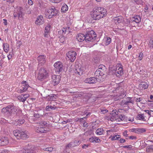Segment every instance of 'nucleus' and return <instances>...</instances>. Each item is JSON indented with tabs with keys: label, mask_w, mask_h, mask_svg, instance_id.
<instances>
[{
	"label": "nucleus",
	"mask_w": 153,
	"mask_h": 153,
	"mask_svg": "<svg viewBox=\"0 0 153 153\" xmlns=\"http://www.w3.org/2000/svg\"><path fill=\"white\" fill-rule=\"evenodd\" d=\"M143 55L142 53L140 52L138 56L139 59L140 60H141L143 58Z\"/></svg>",
	"instance_id": "obj_46"
},
{
	"label": "nucleus",
	"mask_w": 153,
	"mask_h": 153,
	"mask_svg": "<svg viewBox=\"0 0 153 153\" xmlns=\"http://www.w3.org/2000/svg\"><path fill=\"white\" fill-rule=\"evenodd\" d=\"M44 22V18L42 16L40 15L37 17L35 23L37 25H42Z\"/></svg>",
	"instance_id": "obj_16"
},
{
	"label": "nucleus",
	"mask_w": 153,
	"mask_h": 153,
	"mask_svg": "<svg viewBox=\"0 0 153 153\" xmlns=\"http://www.w3.org/2000/svg\"><path fill=\"white\" fill-rule=\"evenodd\" d=\"M107 14L106 9L100 7H96L90 12L91 18L95 20H99L106 16Z\"/></svg>",
	"instance_id": "obj_2"
},
{
	"label": "nucleus",
	"mask_w": 153,
	"mask_h": 153,
	"mask_svg": "<svg viewBox=\"0 0 153 153\" xmlns=\"http://www.w3.org/2000/svg\"><path fill=\"white\" fill-rule=\"evenodd\" d=\"M39 124H41L42 125L41 126H42V125H43L44 126L46 125L47 124V123L46 121H42L40 122Z\"/></svg>",
	"instance_id": "obj_45"
},
{
	"label": "nucleus",
	"mask_w": 153,
	"mask_h": 153,
	"mask_svg": "<svg viewBox=\"0 0 153 153\" xmlns=\"http://www.w3.org/2000/svg\"><path fill=\"white\" fill-rule=\"evenodd\" d=\"M93 61L95 63H98L99 61V59L97 57H95L94 58Z\"/></svg>",
	"instance_id": "obj_43"
},
{
	"label": "nucleus",
	"mask_w": 153,
	"mask_h": 153,
	"mask_svg": "<svg viewBox=\"0 0 153 153\" xmlns=\"http://www.w3.org/2000/svg\"><path fill=\"white\" fill-rule=\"evenodd\" d=\"M113 20L116 24H119L123 20V18L121 16H117L113 18Z\"/></svg>",
	"instance_id": "obj_20"
},
{
	"label": "nucleus",
	"mask_w": 153,
	"mask_h": 153,
	"mask_svg": "<svg viewBox=\"0 0 153 153\" xmlns=\"http://www.w3.org/2000/svg\"><path fill=\"white\" fill-rule=\"evenodd\" d=\"M148 7H147V6H146L144 8V12L145 13L147 12H148Z\"/></svg>",
	"instance_id": "obj_62"
},
{
	"label": "nucleus",
	"mask_w": 153,
	"mask_h": 153,
	"mask_svg": "<svg viewBox=\"0 0 153 153\" xmlns=\"http://www.w3.org/2000/svg\"><path fill=\"white\" fill-rule=\"evenodd\" d=\"M46 14L47 18L51 19L53 16H56L59 12L58 10L56 9L55 7L47 9Z\"/></svg>",
	"instance_id": "obj_5"
},
{
	"label": "nucleus",
	"mask_w": 153,
	"mask_h": 153,
	"mask_svg": "<svg viewBox=\"0 0 153 153\" xmlns=\"http://www.w3.org/2000/svg\"><path fill=\"white\" fill-rule=\"evenodd\" d=\"M89 141L91 142L99 143L100 141V139L97 137H92L89 139Z\"/></svg>",
	"instance_id": "obj_24"
},
{
	"label": "nucleus",
	"mask_w": 153,
	"mask_h": 153,
	"mask_svg": "<svg viewBox=\"0 0 153 153\" xmlns=\"http://www.w3.org/2000/svg\"><path fill=\"white\" fill-rule=\"evenodd\" d=\"M135 1L137 4H140L142 2V0H136Z\"/></svg>",
	"instance_id": "obj_51"
},
{
	"label": "nucleus",
	"mask_w": 153,
	"mask_h": 153,
	"mask_svg": "<svg viewBox=\"0 0 153 153\" xmlns=\"http://www.w3.org/2000/svg\"><path fill=\"white\" fill-rule=\"evenodd\" d=\"M123 148H131L132 147V146L131 145H128V146H123Z\"/></svg>",
	"instance_id": "obj_60"
},
{
	"label": "nucleus",
	"mask_w": 153,
	"mask_h": 153,
	"mask_svg": "<svg viewBox=\"0 0 153 153\" xmlns=\"http://www.w3.org/2000/svg\"><path fill=\"white\" fill-rule=\"evenodd\" d=\"M28 86V85L26 86H25L23 87V89H22V90L24 92L26 91L27 90V87Z\"/></svg>",
	"instance_id": "obj_56"
},
{
	"label": "nucleus",
	"mask_w": 153,
	"mask_h": 153,
	"mask_svg": "<svg viewBox=\"0 0 153 153\" xmlns=\"http://www.w3.org/2000/svg\"><path fill=\"white\" fill-rule=\"evenodd\" d=\"M88 144H84L82 146V148L83 149H86L88 147Z\"/></svg>",
	"instance_id": "obj_52"
},
{
	"label": "nucleus",
	"mask_w": 153,
	"mask_h": 153,
	"mask_svg": "<svg viewBox=\"0 0 153 153\" xmlns=\"http://www.w3.org/2000/svg\"><path fill=\"white\" fill-rule=\"evenodd\" d=\"M17 92L18 93H21L24 92L22 90V89H18L17 90Z\"/></svg>",
	"instance_id": "obj_63"
},
{
	"label": "nucleus",
	"mask_w": 153,
	"mask_h": 153,
	"mask_svg": "<svg viewBox=\"0 0 153 153\" xmlns=\"http://www.w3.org/2000/svg\"><path fill=\"white\" fill-rule=\"evenodd\" d=\"M74 71L76 74H77L79 75H81L83 72V69L81 66L76 65L75 68H74Z\"/></svg>",
	"instance_id": "obj_15"
},
{
	"label": "nucleus",
	"mask_w": 153,
	"mask_h": 153,
	"mask_svg": "<svg viewBox=\"0 0 153 153\" xmlns=\"http://www.w3.org/2000/svg\"><path fill=\"white\" fill-rule=\"evenodd\" d=\"M49 32L45 31L44 33V36L45 37H48V34Z\"/></svg>",
	"instance_id": "obj_57"
},
{
	"label": "nucleus",
	"mask_w": 153,
	"mask_h": 153,
	"mask_svg": "<svg viewBox=\"0 0 153 153\" xmlns=\"http://www.w3.org/2000/svg\"><path fill=\"white\" fill-rule=\"evenodd\" d=\"M115 67H113V68H111V71H113V72L114 73L116 74L117 75V70H115Z\"/></svg>",
	"instance_id": "obj_44"
},
{
	"label": "nucleus",
	"mask_w": 153,
	"mask_h": 153,
	"mask_svg": "<svg viewBox=\"0 0 153 153\" xmlns=\"http://www.w3.org/2000/svg\"><path fill=\"white\" fill-rule=\"evenodd\" d=\"M54 66L55 68V71L57 74H60V72L64 71L63 64L60 62L58 61L55 62L54 64Z\"/></svg>",
	"instance_id": "obj_10"
},
{
	"label": "nucleus",
	"mask_w": 153,
	"mask_h": 153,
	"mask_svg": "<svg viewBox=\"0 0 153 153\" xmlns=\"http://www.w3.org/2000/svg\"><path fill=\"white\" fill-rule=\"evenodd\" d=\"M104 130L102 128H98L96 130V133L98 135H101L103 134Z\"/></svg>",
	"instance_id": "obj_32"
},
{
	"label": "nucleus",
	"mask_w": 153,
	"mask_h": 153,
	"mask_svg": "<svg viewBox=\"0 0 153 153\" xmlns=\"http://www.w3.org/2000/svg\"><path fill=\"white\" fill-rule=\"evenodd\" d=\"M56 108V106H52L51 105H48L46 107V110L47 111H51L52 110H54Z\"/></svg>",
	"instance_id": "obj_28"
},
{
	"label": "nucleus",
	"mask_w": 153,
	"mask_h": 153,
	"mask_svg": "<svg viewBox=\"0 0 153 153\" xmlns=\"http://www.w3.org/2000/svg\"><path fill=\"white\" fill-rule=\"evenodd\" d=\"M123 93H121V94H119L118 95V97L120 98H124L125 96H126V94H125L124 92H123Z\"/></svg>",
	"instance_id": "obj_40"
},
{
	"label": "nucleus",
	"mask_w": 153,
	"mask_h": 153,
	"mask_svg": "<svg viewBox=\"0 0 153 153\" xmlns=\"http://www.w3.org/2000/svg\"><path fill=\"white\" fill-rule=\"evenodd\" d=\"M28 3L29 5H32L33 4V2L31 0H28Z\"/></svg>",
	"instance_id": "obj_64"
},
{
	"label": "nucleus",
	"mask_w": 153,
	"mask_h": 153,
	"mask_svg": "<svg viewBox=\"0 0 153 153\" xmlns=\"http://www.w3.org/2000/svg\"><path fill=\"white\" fill-rule=\"evenodd\" d=\"M151 151H153V146L151 145L148 146L146 148V152H149Z\"/></svg>",
	"instance_id": "obj_35"
},
{
	"label": "nucleus",
	"mask_w": 153,
	"mask_h": 153,
	"mask_svg": "<svg viewBox=\"0 0 153 153\" xmlns=\"http://www.w3.org/2000/svg\"><path fill=\"white\" fill-rule=\"evenodd\" d=\"M79 142V140H75L74 141V143L75 144L76 146L77 145H78V143Z\"/></svg>",
	"instance_id": "obj_54"
},
{
	"label": "nucleus",
	"mask_w": 153,
	"mask_h": 153,
	"mask_svg": "<svg viewBox=\"0 0 153 153\" xmlns=\"http://www.w3.org/2000/svg\"><path fill=\"white\" fill-rule=\"evenodd\" d=\"M120 104L122 106H124L128 105V102L126 101V99H124L122 100L120 102Z\"/></svg>",
	"instance_id": "obj_36"
},
{
	"label": "nucleus",
	"mask_w": 153,
	"mask_h": 153,
	"mask_svg": "<svg viewBox=\"0 0 153 153\" xmlns=\"http://www.w3.org/2000/svg\"><path fill=\"white\" fill-rule=\"evenodd\" d=\"M45 56L44 55H40L38 57L37 59L39 63V65H40V64H43L45 62Z\"/></svg>",
	"instance_id": "obj_18"
},
{
	"label": "nucleus",
	"mask_w": 153,
	"mask_h": 153,
	"mask_svg": "<svg viewBox=\"0 0 153 153\" xmlns=\"http://www.w3.org/2000/svg\"><path fill=\"white\" fill-rule=\"evenodd\" d=\"M16 44L17 46L19 47L20 46L22 45V42L20 41H19L17 42Z\"/></svg>",
	"instance_id": "obj_50"
},
{
	"label": "nucleus",
	"mask_w": 153,
	"mask_h": 153,
	"mask_svg": "<svg viewBox=\"0 0 153 153\" xmlns=\"http://www.w3.org/2000/svg\"><path fill=\"white\" fill-rule=\"evenodd\" d=\"M118 70H119V71H117V73L118 74H119L121 75V74L123 72V69L122 68H119L118 69Z\"/></svg>",
	"instance_id": "obj_41"
},
{
	"label": "nucleus",
	"mask_w": 153,
	"mask_h": 153,
	"mask_svg": "<svg viewBox=\"0 0 153 153\" xmlns=\"http://www.w3.org/2000/svg\"><path fill=\"white\" fill-rule=\"evenodd\" d=\"M24 98L25 99V101L26 100L27 98L29 96V95L28 94H23Z\"/></svg>",
	"instance_id": "obj_48"
},
{
	"label": "nucleus",
	"mask_w": 153,
	"mask_h": 153,
	"mask_svg": "<svg viewBox=\"0 0 153 153\" xmlns=\"http://www.w3.org/2000/svg\"><path fill=\"white\" fill-rule=\"evenodd\" d=\"M35 130L36 132L41 133H47L49 131L47 128L42 127L41 126L36 127Z\"/></svg>",
	"instance_id": "obj_14"
},
{
	"label": "nucleus",
	"mask_w": 153,
	"mask_h": 153,
	"mask_svg": "<svg viewBox=\"0 0 153 153\" xmlns=\"http://www.w3.org/2000/svg\"><path fill=\"white\" fill-rule=\"evenodd\" d=\"M127 131H124L123 132V135L124 136H125L126 137H127V136H128V134H127Z\"/></svg>",
	"instance_id": "obj_61"
},
{
	"label": "nucleus",
	"mask_w": 153,
	"mask_h": 153,
	"mask_svg": "<svg viewBox=\"0 0 153 153\" xmlns=\"http://www.w3.org/2000/svg\"><path fill=\"white\" fill-rule=\"evenodd\" d=\"M48 76L47 71L43 68H41L39 70V73L38 76V79L42 80V79L46 78Z\"/></svg>",
	"instance_id": "obj_9"
},
{
	"label": "nucleus",
	"mask_w": 153,
	"mask_h": 153,
	"mask_svg": "<svg viewBox=\"0 0 153 153\" xmlns=\"http://www.w3.org/2000/svg\"><path fill=\"white\" fill-rule=\"evenodd\" d=\"M101 111L102 112V114H105L108 111V110L106 109H101Z\"/></svg>",
	"instance_id": "obj_53"
},
{
	"label": "nucleus",
	"mask_w": 153,
	"mask_h": 153,
	"mask_svg": "<svg viewBox=\"0 0 153 153\" xmlns=\"http://www.w3.org/2000/svg\"><path fill=\"white\" fill-rule=\"evenodd\" d=\"M51 26L50 25H48L45 29V31L50 32Z\"/></svg>",
	"instance_id": "obj_37"
},
{
	"label": "nucleus",
	"mask_w": 153,
	"mask_h": 153,
	"mask_svg": "<svg viewBox=\"0 0 153 153\" xmlns=\"http://www.w3.org/2000/svg\"><path fill=\"white\" fill-rule=\"evenodd\" d=\"M3 46L4 51L5 52L7 53L9 49V45L7 43H3Z\"/></svg>",
	"instance_id": "obj_31"
},
{
	"label": "nucleus",
	"mask_w": 153,
	"mask_h": 153,
	"mask_svg": "<svg viewBox=\"0 0 153 153\" xmlns=\"http://www.w3.org/2000/svg\"><path fill=\"white\" fill-rule=\"evenodd\" d=\"M72 147L71 143L67 144L66 146V148H70Z\"/></svg>",
	"instance_id": "obj_55"
},
{
	"label": "nucleus",
	"mask_w": 153,
	"mask_h": 153,
	"mask_svg": "<svg viewBox=\"0 0 153 153\" xmlns=\"http://www.w3.org/2000/svg\"><path fill=\"white\" fill-rule=\"evenodd\" d=\"M125 116L123 114H118L117 111H112V115L110 118V120L111 121L118 120V121L123 120L125 119Z\"/></svg>",
	"instance_id": "obj_4"
},
{
	"label": "nucleus",
	"mask_w": 153,
	"mask_h": 153,
	"mask_svg": "<svg viewBox=\"0 0 153 153\" xmlns=\"http://www.w3.org/2000/svg\"><path fill=\"white\" fill-rule=\"evenodd\" d=\"M67 56L71 62H73L76 59V53L75 51H69L66 54Z\"/></svg>",
	"instance_id": "obj_11"
},
{
	"label": "nucleus",
	"mask_w": 153,
	"mask_h": 153,
	"mask_svg": "<svg viewBox=\"0 0 153 153\" xmlns=\"http://www.w3.org/2000/svg\"><path fill=\"white\" fill-rule=\"evenodd\" d=\"M99 79H97L95 77H91L90 78H86L84 82L86 83L93 84L96 83L98 81V80Z\"/></svg>",
	"instance_id": "obj_12"
},
{
	"label": "nucleus",
	"mask_w": 153,
	"mask_h": 153,
	"mask_svg": "<svg viewBox=\"0 0 153 153\" xmlns=\"http://www.w3.org/2000/svg\"><path fill=\"white\" fill-rule=\"evenodd\" d=\"M85 36V41L86 42L93 41L95 39L97 34L94 30H91L88 32H86Z\"/></svg>",
	"instance_id": "obj_8"
},
{
	"label": "nucleus",
	"mask_w": 153,
	"mask_h": 153,
	"mask_svg": "<svg viewBox=\"0 0 153 153\" xmlns=\"http://www.w3.org/2000/svg\"><path fill=\"white\" fill-rule=\"evenodd\" d=\"M57 97L56 95L52 94L46 96V99L48 101H54L57 99Z\"/></svg>",
	"instance_id": "obj_22"
},
{
	"label": "nucleus",
	"mask_w": 153,
	"mask_h": 153,
	"mask_svg": "<svg viewBox=\"0 0 153 153\" xmlns=\"http://www.w3.org/2000/svg\"><path fill=\"white\" fill-rule=\"evenodd\" d=\"M145 111L146 112V113H148L149 115L150 116H151L152 113L153 112V111L152 110H150V111H149L148 110H146Z\"/></svg>",
	"instance_id": "obj_47"
},
{
	"label": "nucleus",
	"mask_w": 153,
	"mask_h": 153,
	"mask_svg": "<svg viewBox=\"0 0 153 153\" xmlns=\"http://www.w3.org/2000/svg\"><path fill=\"white\" fill-rule=\"evenodd\" d=\"M16 121V125H18L19 126L23 124L25 122V120L23 119L19 120L17 119Z\"/></svg>",
	"instance_id": "obj_29"
},
{
	"label": "nucleus",
	"mask_w": 153,
	"mask_h": 153,
	"mask_svg": "<svg viewBox=\"0 0 153 153\" xmlns=\"http://www.w3.org/2000/svg\"><path fill=\"white\" fill-rule=\"evenodd\" d=\"M126 100V101H127V102H128V103H132L133 104V101H132V100L131 99V98H129L128 99V100Z\"/></svg>",
	"instance_id": "obj_58"
},
{
	"label": "nucleus",
	"mask_w": 153,
	"mask_h": 153,
	"mask_svg": "<svg viewBox=\"0 0 153 153\" xmlns=\"http://www.w3.org/2000/svg\"><path fill=\"white\" fill-rule=\"evenodd\" d=\"M146 130L143 128H134V132L138 134H140L145 132Z\"/></svg>",
	"instance_id": "obj_26"
},
{
	"label": "nucleus",
	"mask_w": 153,
	"mask_h": 153,
	"mask_svg": "<svg viewBox=\"0 0 153 153\" xmlns=\"http://www.w3.org/2000/svg\"><path fill=\"white\" fill-rule=\"evenodd\" d=\"M25 15L24 10L23 8L20 7H18L13 13V17L14 19L18 17L19 20L23 18Z\"/></svg>",
	"instance_id": "obj_6"
},
{
	"label": "nucleus",
	"mask_w": 153,
	"mask_h": 153,
	"mask_svg": "<svg viewBox=\"0 0 153 153\" xmlns=\"http://www.w3.org/2000/svg\"><path fill=\"white\" fill-rule=\"evenodd\" d=\"M103 40L105 42V45H108L111 42V39L109 37L106 36L104 37Z\"/></svg>",
	"instance_id": "obj_30"
},
{
	"label": "nucleus",
	"mask_w": 153,
	"mask_h": 153,
	"mask_svg": "<svg viewBox=\"0 0 153 153\" xmlns=\"http://www.w3.org/2000/svg\"><path fill=\"white\" fill-rule=\"evenodd\" d=\"M60 78L59 75H53L52 77V84L54 86L58 85L60 80Z\"/></svg>",
	"instance_id": "obj_13"
},
{
	"label": "nucleus",
	"mask_w": 153,
	"mask_h": 153,
	"mask_svg": "<svg viewBox=\"0 0 153 153\" xmlns=\"http://www.w3.org/2000/svg\"><path fill=\"white\" fill-rule=\"evenodd\" d=\"M33 116L34 117H35L37 118H39L42 117V115L38 113H35L34 114Z\"/></svg>",
	"instance_id": "obj_39"
},
{
	"label": "nucleus",
	"mask_w": 153,
	"mask_h": 153,
	"mask_svg": "<svg viewBox=\"0 0 153 153\" xmlns=\"http://www.w3.org/2000/svg\"><path fill=\"white\" fill-rule=\"evenodd\" d=\"M0 140L2 146L6 145L9 143L8 139L7 137H0Z\"/></svg>",
	"instance_id": "obj_21"
},
{
	"label": "nucleus",
	"mask_w": 153,
	"mask_h": 153,
	"mask_svg": "<svg viewBox=\"0 0 153 153\" xmlns=\"http://www.w3.org/2000/svg\"><path fill=\"white\" fill-rule=\"evenodd\" d=\"M85 35L82 33H79L76 36V39L78 41L81 42L85 40Z\"/></svg>",
	"instance_id": "obj_19"
},
{
	"label": "nucleus",
	"mask_w": 153,
	"mask_h": 153,
	"mask_svg": "<svg viewBox=\"0 0 153 153\" xmlns=\"http://www.w3.org/2000/svg\"><path fill=\"white\" fill-rule=\"evenodd\" d=\"M53 2L55 3H59L60 1H61L62 0H50Z\"/></svg>",
	"instance_id": "obj_49"
},
{
	"label": "nucleus",
	"mask_w": 153,
	"mask_h": 153,
	"mask_svg": "<svg viewBox=\"0 0 153 153\" xmlns=\"http://www.w3.org/2000/svg\"><path fill=\"white\" fill-rule=\"evenodd\" d=\"M37 5L38 7H40L39 9L40 10L45 8L47 6V4L44 2L42 0H39L38 1V3Z\"/></svg>",
	"instance_id": "obj_17"
},
{
	"label": "nucleus",
	"mask_w": 153,
	"mask_h": 153,
	"mask_svg": "<svg viewBox=\"0 0 153 153\" xmlns=\"http://www.w3.org/2000/svg\"><path fill=\"white\" fill-rule=\"evenodd\" d=\"M143 114H138L135 118L137 120L145 121V120Z\"/></svg>",
	"instance_id": "obj_27"
},
{
	"label": "nucleus",
	"mask_w": 153,
	"mask_h": 153,
	"mask_svg": "<svg viewBox=\"0 0 153 153\" xmlns=\"http://www.w3.org/2000/svg\"><path fill=\"white\" fill-rule=\"evenodd\" d=\"M18 100L21 101L22 102L25 101V99L24 98L23 94H22L20 96H18Z\"/></svg>",
	"instance_id": "obj_38"
},
{
	"label": "nucleus",
	"mask_w": 153,
	"mask_h": 153,
	"mask_svg": "<svg viewBox=\"0 0 153 153\" xmlns=\"http://www.w3.org/2000/svg\"><path fill=\"white\" fill-rule=\"evenodd\" d=\"M98 69L95 72L94 75L96 76H98L100 77L102 76L106 73L107 69L106 67L103 65L101 64L98 67Z\"/></svg>",
	"instance_id": "obj_3"
},
{
	"label": "nucleus",
	"mask_w": 153,
	"mask_h": 153,
	"mask_svg": "<svg viewBox=\"0 0 153 153\" xmlns=\"http://www.w3.org/2000/svg\"><path fill=\"white\" fill-rule=\"evenodd\" d=\"M141 21V19L140 16L137 15L134 16V22H135L137 25Z\"/></svg>",
	"instance_id": "obj_33"
},
{
	"label": "nucleus",
	"mask_w": 153,
	"mask_h": 153,
	"mask_svg": "<svg viewBox=\"0 0 153 153\" xmlns=\"http://www.w3.org/2000/svg\"><path fill=\"white\" fill-rule=\"evenodd\" d=\"M13 133L14 135L18 139H25L28 138V136L27 135L25 131L24 132L21 130H16L13 131Z\"/></svg>",
	"instance_id": "obj_7"
},
{
	"label": "nucleus",
	"mask_w": 153,
	"mask_h": 153,
	"mask_svg": "<svg viewBox=\"0 0 153 153\" xmlns=\"http://www.w3.org/2000/svg\"><path fill=\"white\" fill-rule=\"evenodd\" d=\"M68 9V6L65 4H64L62 6L61 8V11L64 13L65 11H67Z\"/></svg>",
	"instance_id": "obj_34"
},
{
	"label": "nucleus",
	"mask_w": 153,
	"mask_h": 153,
	"mask_svg": "<svg viewBox=\"0 0 153 153\" xmlns=\"http://www.w3.org/2000/svg\"><path fill=\"white\" fill-rule=\"evenodd\" d=\"M148 85L146 82H142L140 83L139 85V88L140 89H145L147 88Z\"/></svg>",
	"instance_id": "obj_23"
},
{
	"label": "nucleus",
	"mask_w": 153,
	"mask_h": 153,
	"mask_svg": "<svg viewBox=\"0 0 153 153\" xmlns=\"http://www.w3.org/2000/svg\"><path fill=\"white\" fill-rule=\"evenodd\" d=\"M33 150L30 148L24 149L20 152V153H32Z\"/></svg>",
	"instance_id": "obj_25"
},
{
	"label": "nucleus",
	"mask_w": 153,
	"mask_h": 153,
	"mask_svg": "<svg viewBox=\"0 0 153 153\" xmlns=\"http://www.w3.org/2000/svg\"><path fill=\"white\" fill-rule=\"evenodd\" d=\"M1 112L8 117H11L21 116L22 113L21 110L16 108L13 104L9 105L6 107L3 108Z\"/></svg>",
	"instance_id": "obj_1"
},
{
	"label": "nucleus",
	"mask_w": 153,
	"mask_h": 153,
	"mask_svg": "<svg viewBox=\"0 0 153 153\" xmlns=\"http://www.w3.org/2000/svg\"><path fill=\"white\" fill-rule=\"evenodd\" d=\"M90 114H91V113H89L88 114H86V116L85 117H83V118H80V119H81V122H84L85 121L84 120L85 119H86L87 118V116H88V115H90Z\"/></svg>",
	"instance_id": "obj_42"
},
{
	"label": "nucleus",
	"mask_w": 153,
	"mask_h": 153,
	"mask_svg": "<svg viewBox=\"0 0 153 153\" xmlns=\"http://www.w3.org/2000/svg\"><path fill=\"white\" fill-rule=\"evenodd\" d=\"M27 14H30L31 13V10L30 9H27Z\"/></svg>",
	"instance_id": "obj_59"
}]
</instances>
